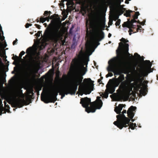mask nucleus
Segmentation results:
<instances>
[{
	"label": "nucleus",
	"instance_id": "nucleus-1",
	"mask_svg": "<svg viewBox=\"0 0 158 158\" xmlns=\"http://www.w3.org/2000/svg\"><path fill=\"white\" fill-rule=\"evenodd\" d=\"M60 22L52 20L47 27L44 34V39L45 42L51 41L55 43L62 39V34L60 30Z\"/></svg>",
	"mask_w": 158,
	"mask_h": 158
},
{
	"label": "nucleus",
	"instance_id": "nucleus-2",
	"mask_svg": "<svg viewBox=\"0 0 158 158\" xmlns=\"http://www.w3.org/2000/svg\"><path fill=\"white\" fill-rule=\"evenodd\" d=\"M82 69L81 72L75 77L74 81V85L77 88L78 85H80L79 89L85 94H89L93 90L94 88V81L90 78H85L83 80V77L87 70L83 65H82Z\"/></svg>",
	"mask_w": 158,
	"mask_h": 158
},
{
	"label": "nucleus",
	"instance_id": "nucleus-3",
	"mask_svg": "<svg viewBox=\"0 0 158 158\" xmlns=\"http://www.w3.org/2000/svg\"><path fill=\"white\" fill-rule=\"evenodd\" d=\"M118 59L120 62L119 64H117L114 63L107 69L109 72H113L114 75H120L118 78L115 79L114 84L116 87L118 86L125 79L124 75L121 73L127 74L130 72L129 68L124 61V56H121Z\"/></svg>",
	"mask_w": 158,
	"mask_h": 158
},
{
	"label": "nucleus",
	"instance_id": "nucleus-4",
	"mask_svg": "<svg viewBox=\"0 0 158 158\" xmlns=\"http://www.w3.org/2000/svg\"><path fill=\"white\" fill-rule=\"evenodd\" d=\"M90 25L92 29L91 33L92 37L90 41L88 42V45L91 48L95 41L100 44L99 41H101L104 38V34L102 30H100V23L99 17L98 15L94 16L90 22Z\"/></svg>",
	"mask_w": 158,
	"mask_h": 158
},
{
	"label": "nucleus",
	"instance_id": "nucleus-5",
	"mask_svg": "<svg viewBox=\"0 0 158 158\" xmlns=\"http://www.w3.org/2000/svg\"><path fill=\"white\" fill-rule=\"evenodd\" d=\"M97 98L99 99L98 103L95 102H91L90 98L86 97L81 98L80 103L83 107L85 108V111L88 113L94 112L96 109H100L102 105L101 100L99 99L100 97L98 96Z\"/></svg>",
	"mask_w": 158,
	"mask_h": 158
},
{
	"label": "nucleus",
	"instance_id": "nucleus-6",
	"mask_svg": "<svg viewBox=\"0 0 158 158\" xmlns=\"http://www.w3.org/2000/svg\"><path fill=\"white\" fill-rule=\"evenodd\" d=\"M60 88L55 87L51 91L47 90L48 92L47 96L44 98V100H43V98H41L42 100L46 103L49 102H54L57 99L56 97L58 94V93H60Z\"/></svg>",
	"mask_w": 158,
	"mask_h": 158
},
{
	"label": "nucleus",
	"instance_id": "nucleus-7",
	"mask_svg": "<svg viewBox=\"0 0 158 158\" xmlns=\"http://www.w3.org/2000/svg\"><path fill=\"white\" fill-rule=\"evenodd\" d=\"M152 65V64L149 60H143V63L139 69V71L143 76L146 77L149 73L152 72V71H148Z\"/></svg>",
	"mask_w": 158,
	"mask_h": 158
},
{
	"label": "nucleus",
	"instance_id": "nucleus-8",
	"mask_svg": "<svg viewBox=\"0 0 158 158\" xmlns=\"http://www.w3.org/2000/svg\"><path fill=\"white\" fill-rule=\"evenodd\" d=\"M77 89V88L74 85L67 88L60 87L59 94L61 95V98H62L65 96V94H75Z\"/></svg>",
	"mask_w": 158,
	"mask_h": 158
},
{
	"label": "nucleus",
	"instance_id": "nucleus-9",
	"mask_svg": "<svg viewBox=\"0 0 158 158\" xmlns=\"http://www.w3.org/2000/svg\"><path fill=\"white\" fill-rule=\"evenodd\" d=\"M136 107L135 106H131L127 111L128 117H126L124 114H118L116 116L117 118H133L135 112Z\"/></svg>",
	"mask_w": 158,
	"mask_h": 158
},
{
	"label": "nucleus",
	"instance_id": "nucleus-10",
	"mask_svg": "<svg viewBox=\"0 0 158 158\" xmlns=\"http://www.w3.org/2000/svg\"><path fill=\"white\" fill-rule=\"evenodd\" d=\"M89 61V57H87L83 61V64H82L80 59L79 58H75L73 59L71 64V66L73 68H77L79 67L80 65H86V67H87L88 62Z\"/></svg>",
	"mask_w": 158,
	"mask_h": 158
},
{
	"label": "nucleus",
	"instance_id": "nucleus-11",
	"mask_svg": "<svg viewBox=\"0 0 158 158\" xmlns=\"http://www.w3.org/2000/svg\"><path fill=\"white\" fill-rule=\"evenodd\" d=\"M31 60L32 62L30 65L29 69L34 78L35 76V74L38 73V69H37L35 64L34 63L35 60L32 58H31Z\"/></svg>",
	"mask_w": 158,
	"mask_h": 158
},
{
	"label": "nucleus",
	"instance_id": "nucleus-12",
	"mask_svg": "<svg viewBox=\"0 0 158 158\" xmlns=\"http://www.w3.org/2000/svg\"><path fill=\"white\" fill-rule=\"evenodd\" d=\"M26 102L24 99H17L14 102L13 104V107L20 108L22 107L24 105L28 104H26Z\"/></svg>",
	"mask_w": 158,
	"mask_h": 158
},
{
	"label": "nucleus",
	"instance_id": "nucleus-13",
	"mask_svg": "<svg viewBox=\"0 0 158 158\" xmlns=\"http://www.w3.org/2000/svg\"><path fill=\"white\" fill-rule=\"evenodd\" d=\"M129 46L128 44L125 43L123 45L121 42H120L119 43V47H120L121 49L123 50L125 54H127L129 56L131 54L128 52Z\"/></svg>",
	"mask_w": 158,
	"mask_h": 158
},
{
	"label": "nucleus",
	"instance_id": "nucleus-14",
	"mask_svg": "<svg viewBox=\"0 0 158 158\" xmlns=\"http://www.w3.org/2000/svg\"><path fill=\"white\" fill-rule=\"evenodd\" d=\"M141 86V84H137L136 85L138 89H141L139 91V92L141 94H142L144 96L146 94V91L147 88V85H145L143 87L142 89Z\"/></svg>",
	"mask_w": 158,
	"mask_h": 158
},
{
	"label": "nucleus",
	"instance_id": "nucleus-15",
	"mask_svg": "<svg viewBox=\"0 0 158 158\" xmlns=\"http://www.w3.org/2000/svg\"><path fill=\"white\" fill-rule=\"evenodd\" d=\"M122 27H126L129 28L128 32L129 33V34L130 35H131L132 31H134V30L132 29L131 28H132V27H131V26L130 25L129 23L128 22V21L126 22H124L122 24Z\"/></svg>",
	"mask_w": 158,
	"mask_h": 158
},
{
	"label": "nucleus",
	"instance_id": "nucleus-16",
	"mask_svg": "<svg viewBox=\"0 0 158 158\" xmlns=\"http://www.w3.org/2000/svg\"><path fill=\"white\" fill-rule=\"evenodd\" d=\"M136 19L133 18V19H131V21H130L129 19L128 20V22L129 23L131 27H132V28H131L132 29H135L136 27V25H134L133 24V23H134L137 22V21L136 20Z\"/></svg>",
	"mask_w": 158,
	"mask_h": 158
},
{
	"label": "nucleus",
	"instance_id": "nucleus-17",
	"mask_svg": "<svg viewBox=\"0 0 158 158\" xmlns=\"http://www.w3.org/2000/svg\"><path fill=\"white\" fill-rule=\"evenodd\" d=\"M119 87L123 91H125L127 87V83L126 81H123L121 82Z\"/></svg>",
	"mask_w": 158,
	"mask_h": 158
},
{
	"label": "nucleus",
	"instance_id": "nucleus-18",
	"mask_svg": "<svg viewBox=\"0 0 158 158\" xmlns=\"http://www.w3.org/2000/svg\"><path fill=\"white\" fill-rule=\"evenodd\" d=\"M33 51V48L31 47H30L27 48L26 50V53L27 54L25 56V57H27L28 56H31Z\"/></svg>",
	"mask_w": 158,
	"mask_h": 158
},
{
	"label": "nucleus",
	"instance_id": "nucleus-19",
	"mask_svg": "<svg viewBox=\"0 0 158 158\" xmlns=\"http://www.w3.org/2000/svg\"><path fill=\"white\" fill-rule=\"evenodd\" d=\"M135 29H135L133 30L134 31H132V32H133V33H135L138 32L139 30L140 32L143 30L142 27L141 26L139 25H137L136 28Z\"/></svg>",
	"mask_w": 158,
	"mask_h": 158
},
{
	"label": "nucleus",
	"instance_id": "nucleus-20",
	"mask_svg": "<svg viewBox=\"0 0 158 158\" xmlns=\"http://www.w3.org/2000/svg\"><path fill=\"white\" fill-rule=\"evenodd\" d=\"M108 92L107 91V89H106L105 90V92L104 93H102L100 95V96L101 97H104L106 98H107L108 97Z\"/></svg>",
	"mask_w": 158,
	"mask_h": 158
},
{
	"label": "nucleus",
	"instance_id": "nucleus-21",
	"mask_svg": "<svg viewBox=\"0 0 158 158\" xmlns=\"http://www.w3.org/2000/svg\"><path fill=\"white\" fill-rule=\"evenodd\" d=\"M107 91H108V93L112 94L115 91V88L113 87L110 86L107 88Z\"/></svg>",
	"mask_w": 158,
	"mask_h": 158
},
{
	"label": "nucleus",
	"instance_id": "nucleus-22",
	"mask_svg": "<svg viewBox=\"0 0 158 158\" xmlns=\"http://www.w3.org/2000/svg\"><path fill=\"white\" fill-rule=\"evenodd\" d=\"M126 13L124 14V15L127 17H130L131 16V13L132 12V11L130 10H126Z\"/></svg>",
	"mask_w": 158,
	"mask_h": 158
},
{
	"label": "nucleus",
	"instance_id": "nucleus-23",
	"mask_svg": "<svg viewBox=\"0 0 158 158\" xmlns=\"http://www.w3.org/2000/svg\"><path fill=\"white\" fill-rule=\"evenodd\" d=\"M25 52L24 51H21L20 52V53L19 54V57L15 55V57L16 58V60H19V57L20 59H21L22 56L23 55H24L25 54Z\"/></svg>",
	"mask_w": 158,
	"mask_h": 158
},
{
	"label": "nucleus",
	"instance_id": "nucleus-24",
	"mask_svg": "<svg viewBox=\"0 0 158 158\" xmlns=\"http://www.w3.org/2000/svg\"><path fill=\"white\" fill-rule=\"evenodd\" d=\"M132 86H130L129 87H127L125 90H126L127 93L129 94L131 91H132Z\"/></svg>",
	"mask_w": 158,
	"mask_h": 158
},
{
	"label": "nucleus",
	"instance_id": "nucleus-25",
	"mask_svg": "<svg viewBox=\"0 0 158 158\" xmlns=\"http://www.w3.org/2000/svg\"><path fill=\"white\" fill-rule=\"evenodd\" d=\"M125 106V104H119L118 106L116 107V109H118V108H119V109L121 111V110H122L123 107L124 106Z\"/></svg>",
	"mask_w": 158,
	"mask_h": 158
},
{
	"label": "nucleus",
	"instance_id": "nucleus-26",
	"mask_svg": "<svg viewBox=\"0 0 158 158\" xmlns=\"http://www.w3.org/2000/svg\"><path fill=\"white\" fill-rule=\"evenodd\" d=\"M51 13V12L50 11H44V16H48V17H49V16Z\"/></svg>",
	"mask_w": 158,
	"mask_h": 158
},
{
	"label": "nucleus",
	"instance_id": "nucleus-27",
	"mask_svg": "<svg viewBox=\"0 0 158 158\" xmlns=\"http://www.w3.org/2000/svg\"><path fill=\"white\" fill-rule=\"evenodd\" d=\"M4 78L0 76V87L2 86L4 83Z\"/></svg>",
	"mask_w": 158,
	"mask_h": 158
},
{
	"label": "nucleus",
	"instance_id": "nucleus-28",
	"mask_svg": "<svg viewBox=\"0 0 158 158\" xmlns=\"http://www.w3.org/2000/svg\"><path fill=\"white\" fill-rule=\"evenodd\" d=\"M140 15L139 12L138 11H137L135 12V15L133 16V18L135 19H137L138 18V16Z\"/></svg>",
	"mask_w": 158,
	"mask_h": 158
},
{
	"label": "nucleus",
	"instance_id": "nucleus-29",
	"mask_svg": "<svg viewBox=\"0 0 158 158\" xmlns=\"http://www.w3.org/2000/svg\"><path fill=\"white\" fill-rule=\"evenodd\" d=\"M40 22H41L42 23H43L46 21V19H45V18H43L41 16L40 18Z\"/></svg>",
	"mask_w": 158,
	"mask_h": 158
},
{
	"label": "nucleus",
	"instance_id": "nucleus-30",
	"mask_svg": "<svg viewBox=\"0 0 158 158\" xmlns=\"http://www.w3.org/2000/svg\"><path fill=\"white\" fill-rule=\"evenodd\" d=\"M121 22V20L120 19H118L116 21L115 25L116 26H119Z\"/></svg>",
	"mask_w": 158,
	"mask_h": 158
},
{
	"label": "nucleus",
	"instance_id": "nucleus-31",
	"mask_svg": "<svg viewBox=\"0 0 158 158\" xmlns=\"http://www.w3.org/2000/svg\"><path fill=\"white\" fill-rule=\"evenodd\" d=\"M120 40L121 41H122L126 43L128 42H129L128 40H126L125 38H122V39H121Z\"/></svg>",
	"mask_w": 158,
	"mask_h": 158
},
{
	"label": "nucleus",
	"instance_id": "nucleus-32",
	"mask_svg": "<svg viewBox=\"0 0 158 158\" xmlns=\"http://www.w3.org/2000/svg\"><path fill=\"white\" fill-rule=\"evenodd\" d=\"M114 111L117 113V114H120L121 111L119 109V108H118V109H116V107L114 109Z\"/></svg>",
	"mask_w": 158,
	"mask_h": 158
},
{
	"label": "nucleus",
	"instance_id": "nucleus-33",
	"mask_svg": "<svg viewBox=\"0 0 158 158\" xmlns=\"http://www.w3.org/2000/svg\"><path fill=\"white\" fill-rule=\"evenodd\" d=\"M41 31H39L37 33L35 34V35L38 37H40V34L41 33Z\"/></svg>",
	"mask_w": 158,
	"mask_h": 158
},
{
	"label": "nucleus",
	"instance_id": "nucleus-34",
	"mask_svg": "<svg viewBox=\"0 0 158 158\" xmlns=\"http://www.w3.org/2000/svg\"><path fill=\"white\" fill-rule=\"evenodd\" d=\"M113 75V74L112 73L109 72L106 75V77H111Z\"/></svg>",
	"mask_w": 158,
	"mask_h": 158
},
{
	"label": "nucleus",
	"instance_id": "nucleus-35",
	"mask_svg": "<svg viewBox=\"0 0 158 158\" xmlns=\"http://www.w3.org/2000/svg\"><path fill=\"white\" fill-rule=\"evenodd\" d=\"M55 15H56V14H55L54 15H51V16H49V18H50V19H54L55 18Z\"/></svg>",
	"mask_w": 158,
	"mask_h": 158
},
{
	"label": "nucleus",
	"instance_id": "nucleus-36",
	"mask_svg": "<svg viewBox=\"0 0 158 158\" xmlns=\"http://www.w3.org/2000/svg\"><path fill=\"white\" fill-rule=\"evenodd\" d=\"M32 25L31 24L27 23L25 25V27L26 28H28L29 26H31Z\"/></svg>",
	"mask_w": 158,
	"mask_h": 158
},
{
	"label": "nucleus",
	"instance_id": "nucleus-37",
	"mask_svg": "<svg viewBox=\"0 0 158 158\" xmlns=\"http://www.w3.org/2000/svg\"><path fill=\"white\" fill-rule=\"evenodd\" d=\"M126 9L125 8H123L121 10V14H123L125 11H126Z\"/></svg>",
	"mask_w": 158,
	"mask_h": 158
},
{
	"label": "nucleus",
	"instance_id": "nucleus-38",
	"mask_svg": "<svg viewBox=\"0 0 158 158\" xmlns=\"http://www.w3.org/2000/svg\"><path fill=\"white\" fill-rule=\"evenodd\" d=\"M35 25L36 27L38 29H40V25L37 24H35Z\"/></svg>",
	"mask_w": 158,
	"mask_h": 158
},
{
	"label": "nucleus",
	"instance_id": "nucleus-39",
	"mask_svg": "<svg viewBox=\"0 0 158 158\" xmlns=\"http://www.w3.org/2000/svg\"><path fill=\"white\" fill-rule=\"evenodd\" d=\"M134 56L137 57H140V56L137 53H135L134 54Z\"/></svg>",
	"mask_w": 158,
	"mask_h": 158
},
{
	"label": "nucleus",
	"instance_id": "nucleus-40",
	"mask_svg": "<svg viewBox=\"0 0 158 158\" xmlns=\"http://www.w3.org/2000/svg\"><path fill=\"white\" fill-rule=\"evenodd\" d=\"M17 41H18V40H17V39H16L15 40L13 41V45H15V44H16V43L17 42Z\"/></svg>",
	"mask_w": 158,
	"mask_h": 158
},
{
	"label": "nucleus",
	"instance_id": "nucleus-41",
	"mask_svg": "<svg viewBox=\"0 0 158 158\" xmlns=\"http://www.w3.org/2000/svg\"><path fill=\"white\" fill-rule=\"evenodd\" d=\"M4 39H5V37L3 36L2 37L1 36V37H0V39H1V40L2 41H3V40H4Z\"/></svg>",
	"mask_w": 158,
	"mask_h": 158
},
{
	"label": "nucleus",
	"instance_id": "nucleus-42",
	"mask_svg": "<svg viewBox=\"0 0 158 158\" xmlns=\"http://www.w3.org/2000/svg\"><path fill=\"white\" fill-rule=\"evenodd\" d=\"M127 111L126 110H123L122 112V114H124V113H126Z\"/></svg>",
	"mask_w": 158,
	"mask_h": 158
},
{
	"label": "nucleus",
	"instance_id": "nucleus-43",
	"mask_svg": "<svg viewBox=\"0 0 158 158\" xmlns=\"http://www.w3.org/2000/svg\"><path fill=\"white\" fill-rule=\"evenodd\" d=\"M45 18L46 19V21H47L48 22L49 19H50L49 17H46Z\"/></svg>",
	"mask_w": 158,
	"mask_h": 158
},
{
	"label": "nucleus",
	"instance_id": "nucleus-44",
	"mask_svg": "<svg viewBox=\"0 0 158 158\" xmlns=\"http://www.w3.org/2000/svg\"><path fill=\"white\" fill-rule=\"evenodd\" d=\"M145 21L141 22L140 24L142 25H144Z\"/></svg>",
	"mask_w": 158,
	"mask_h": 158
},
{
	"label": "nucleus",
	"instance_id": "nucleus-45",
	"mask_svg": "<svg viewBox=\"0 0 158 158\" xmlns=\"http://www.w3.org/2000/svg\"><path fill=\"white\" fill-rule=\"evenodd\" d=\"M115 61V58L112 59L111 60V61L113 63Z\"/></svg>",
	"mask_w": 158,
	"mask_h": 158
},
{
	"label": "nucleus",
	"instance_id": "nucleus-46",
	"mask_svg": "<svg viewBox=\"0 0 158 158\" xmlns=\"http://www.w3.org/2000/svg\"><path fill=\"white\" fill-rule=\"evenodd\" d=\"M118 16H117V17H115L114 19V20L115 21H116L118 19Z\"/></svg>",
	"mask_w": 158,
	"mask_h": 158
},
{
	"label": "nucleus",
	"instance_id": "nucleus-47",
	"mask_svg": "<svg viewBox=\"0 0 158 158\" xmlns=\"http://www.w3.org/2000/svg\"><path fill=\"white\" fill-rule=\"evenodd\" d=\"M63 78L65 79H66V78L67 77V76L66 75H63Z\"/></svg>",
	"mask_w": 158,
	"mask_h": 158
},
{
	"label": "nucleus",
	"instance_id": "nucleus-48",
	"mask_svg": "<svg viewBox=\"0 0 158 158\" xmlns=\"http://www.w3.org/2000/svg\"><path fill=\"white\" fill-rule=\"evenodd\" d=\"M19 94H22L23 95V92H22V90H21L20 89L19 91Z\"/></svg>",
	"mask_w": 158,
	"mask_h": 158
},
{
	"label": "nucleus",
	"instance_id": "nucleus-49",
	"mask_svg": "<svg viewBox=\"0 0 158 158\" xmlns=\"http://www.w3.org/2000/svg\"><path fill=\"white\" fill-rule=\"evenodd\" d=\"M102 80L101 79H98V82H99L100 83V84H101V83H100V82H102L101 81Z\"/></svg>",
	"mask_w": 158,
	"mask_h": 158
},
{
	"label": "nucleus",
	"instance_id": "nucleus-50",
	"mask_svg": "<svg viewBox=\"0 0 158 158\" xmlns=\"http://www.w3.org/2000/svg\"><path fill=\"white\" fill-rule=\"evenodd\" d=\"M125 3L128 4L129 3V2L128 0H126V1H125Z\"/></svg>",
	"mask_w": 158,
	"mask_h": 158
},
{
	"label": "nucleus",
	"instance_id": "nucleus-51",
	"mask_svg": "<svg viewBox=\"0 0 158 158\" xmlns=\"http://www.w3.org/2000/svg\"><path fill=\"white\" fill-rule=\"evenodd\" d=\"M111 36V34L110 33H109L108 35V37L109 38H110Z\"/></svg>",
	"mask_w": 158,
	"mask_h": 158
},
{
	"label": "nucleus",
	"instance_id": "nucleus-52",
	"mask_svg": "<svg viewBox=\"0 0 158 158\" xmlns=\"http://www.w3.org/2000/svg\"><path fill=\"white\" fill-rule=\"evenodd\" d=\"M36 21L37 22H40V19H39V18H37L36 20Z\"/></svg>",
	"mask_w": 158,
	"mask_h": 158
},
{
	"label": "nucleus",
	"instance_id": "nucleus-53",
	"mask_svg": "<svg viewBox=\"0 0 158 158\" xmlns=\"http://www.w3.org/2000/svg\"><path fill=\"white\" fill-rule=\"evenodd\" d=\"M0 29H1V31H2V34H3V31H2V27L1 26V25H0Z\"/></svg>",
	"mask_w": 158,
	"mask_h": 158
},
{
	"label": "nucleus",
	"instance_id": "nucleus-54",
	"mask_svg": "<svg viewBox=\"0 0 158 158\" xmlns=\"http://www.w3.org/2000/svg\"><path fill=\"white\" fill-rule=\"evenodd\" d=\"M148 71H152H152H153V70H152L151 68V67L150 68V69H149V70H148Z\"/></svg>",
	"mask_w": 158,
	"mask_h": 158
},
{
	"label": "nucleus",
	"instance_id": "nucleus-55",
	"mask_svg": "<svg viewBox=\"0 0 158 158\" xmlns=\"http://www.w3.org/2000/svg\"><path fill=\"white\" fill-rule=\"evenodd\" d=\"M119 0V2L120 3L121 2H123V0Z\"/></svg>",
	"mask_w": 158,
	"mask_h": 158
},
{
	"label": "nucleus",
	"instance_id": "nucleus-56",
	"mask_svg": "<svg viewBox=\"0 0 158 158\" xmlns=\"http://www.w3.org/2000/svg\"><path fill=\"white\" fill-rule=\"evenodd\" d=\"M138 9H137V7H136V6H135V10H137Z\"/></svg>",
	"mask_w": 158,
	"mask_h": 158
},
{
	"label": "nucleus",
	"instance_id": "nucleus-57",
	"mask_svg": "<svg viewBox=\"0 0 158 158\" xmlns=\"http://www.w3.org/2000/svg\"><path fill=\"white\" fill-rule=\"evenodd\" d=\"M137 22L138 23H139V24H140V23H141V22H140V21H139V20H138V21H137Z\"/></svg>",
	"mask_w": 158,
	"mask_h": 158
},
{
	"label": "nucleus",
	"instance_id": "nucleus-58",
	"mask_svg": "<svg viewBox=\"0 0 158 158\" xmlns=\"http://www.w3.org/2000/svg\"><path fill=\"white\" fill-rule=\"evenodd\" d=\"M12 59L14 60H15V57L14 56L12 57Z\"/></svg>",
	"mask_w": 158,
	"mask_h": 158
},
{
	"label": "nucleus",
	"instance_id": "nucleus-59",
	"mask_svg": "<svg viewBox=\"0 0 158 158\" xmlns=\"http://www.w3.org/2000/svg\"><path fill=\"white\" fill-rule=\"evenodd\" d=\"M88 32H89L88 28H87L86 32H87V33H88Z\"/></svg>",
	"mask_w": 158,
	"mask_h": 158
},
{
	"label": "nucleus",
	"instance_id": "nucleus-60",
	"mask_svg": "<svg viewBox=\"0 0 158 158\" xmlns=\"http://www.w3.org/2000/svg\"><path fill=\"white\" fill-rule=\"evenodd\" d=\"M44 25H45V27H46L47 24L46 23H44Z\"/></svg>",
	"mask_w": 158,
	"mask_h": 158
},
{
	"label": "nucleus",
	"instance_id": "nucleus-61",
	"mask_svg": "<svg viewBox=\"0 0 158 158\" xmlns=\"http://www.w3.org/2000/svg\"><path fill=\"white\" fill-rule=\"evenodd\" d=\"M2 114V111L0 110V115Z\"/></svg>",
	"mask_w": 158,
	"mask_h": 158
},
{
	"label": "nucleus",
	"instance_id": "nucleus-62",
	"mask_svg": "<svg viewBox=\"0 0 158 158\" xmlns=\"http://www.w3.org/2000/svg\"><path fill=\"white\" fill-rule=\"evenodd\" d=\"M103 77H101V78H100V79H101V80H102V79H103Z\"/></svg>",
	"mask_w": 158,
	"mask_h": 158
},
{
	"label": "nucleus",
	"instance_id": "nucleus-63",
	"mask_svg": "<svg viewBox=\"0 0 158 158\" xmlns=\"http://www.w3.org/2000/svg\"><path fill=\"white\" fill-rule=\"evenodd\" d=\"M81 52H82V51H81L79 53H80V54H81Z\"/></svg>",
	"mask_w": 158,
	"mask_h": 158
},
{
	"label": "nucleus",
	"instance_id": "nucleus-64",
	"mask_svg": "<svg viewBox=\"0 0 158 158\" xmlns=\"http://www.w3.org/2000/svg\"><path fill=\"white\" fill-rule=\"evenodd\" d=\"M157 80H158V76H157Z\"/></svg>",
	"mask_w": 158,
	"mask_h": 158
}]
</instances>
